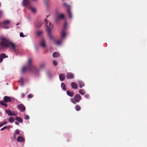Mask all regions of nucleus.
I'll use <instances>...</instances> for the list:
<instances>
[{
  "instance_id": "41",
  "label": "nucleus",
  "mask_w": 147,
  "mask_h": 147,
  "mask_svg": "<svg viewBox=\"0 0 147 147\" xmlns=\"http://www.w3.org/2000/svg\"><path fill=\"white\" fill-rule=\"evenodd\" d=\"M20 36L21 37H24V34L22 32H21L20 33Z\"/></svg>"
},
{
  "instance_id": "2",
  "label": "nucleus",
  "mask_w": 147,
  "mask_h": 147,
  "mask_svg": "<svg viewBox=\"0 0 147 147\" xmlns=\"http://www.w3.org/2000/svg\"><path fill=\"white\" fill-rule=\"evenodd\" d=\"M1 41L0 43L1 45L3 47H11L12 49L15 51L18 47L16 46L13 42L9 41L5 38L2 37L1 38Z\"/></svg>"
},
{
  "instance_id": "36",
  "label": "nucleus",
  "mask_w": 147,
  "mask_h": 147,
  "mask_svg": "<svg viewBox=\"0 0 147 147\" xmlns=\"http://www.w3.org/2000/svg\"><path fill=\"white\" fill-rule=\"evenodd\" d=\"M7 123V122L6 121H5L3 122V123L0 124V127H1L3 126L4 125H5V124H6Z\"/></svg>"
},
{
  "instance_id": "46",
  "label": "nucleus",
  "mask_w": 147,
  "mask_h": 147,
  "mask_svg": "<svg viewBox=\"0 0 147 147\" xmlns=\"http://www.w3.org/2000/svg\"><path fill=\"white\" fill-rule=\"evenodd\" d=\"M3 60V59L1 58V57L0 58V63Z\"/></svg>"
},
{
  "instance_id": "26",
  "label": "nucleus",
  "mask_w": 147,
  "mask_h": 147,
  "mask_svg": "<svg viewBox=\"0 0 147 147\" xmlns=\"http://www.w3.org/2000/svg\"><path fill=\"white\" fill-rule=\"evenodd\" d=\"M79 92L82 95H84L85 94V92L84 90L81 89L79 91Z\"/></svg>"
},
{
  "instance_id": "51",
  "label": "nucleus",
  "mask_w": 147,
  "mask_h": 147,
  "mask_svg": "<svg viewBox=\"0 0 147 147\" xmlns=\"http://www.w3.org/2000/svg\"><path fill=\"white\" fill-rule=\"evenodd\" d=\"M45 4L46 5H47V3L46 2H45Z\"/></svg>"
},
{
  "instance_id": "13",
  "label": "nucleus",
  "mask_w": 147,
  "mask_h": 147,
  "mask_svg": "<svg viewBox=\"0 0 147 147\" xmlns=\"http://www.w3.org/2000/svg\"><path fill=\"white\" fill-rule=\"evenodd\" d=\"M46 43L45 40L44 39H42L40 42V46L43 48L46 47Z\"/></svg>"
},
{
  "instance_id": "7",
  "label": "nucleus",
  "mask_w": 147,
  "mask_h": 147,
  "mask_svg": "<svg viewBox=\"0 0 147 147\" xmlns=\"http://www.w3.org/2000/svg\"><path fill=\"white\" fill-rule=\"evenodd\" d=\"M18 109L20 111L23 112L26 110V108L24 105L22 104H20L17 105Z\"/></svg>"
},
{
  "instance_id": "16",
  "label": "nucleus",
  "mask_w": 147,
  "mask_h": 147,
  "mask_svg": "<svg viewBox=\"0 0 147 147\" xmlns=\"http://www.w3.org/2000/svg\"><path fill=\"white\" fill-rule=\"evenodd\" d=\"M67 11L69 18L70 19L71 18H72V13L71 11V9H67Z\"/></svg>"
},
{
  "instance_id": "25",
  "label": "nucleus",
  "mask_w": 147,
  "mask_h": 147,
  "mask_svg": "<svg viewBox=\"0 0 147 147\" xmlns=\"http://www.w3.org/2000/svg\"><path fill=\"white\" fill-rule=\"evenodd\" d=\"M61 87L62 89L65 91L66 90V88L65 87V85L64 83H62L61 84Z\"/></svg>"
},
{
  "instance_id": "9",
  "label": "nucleus",
  "mask_w": 147,
  "mask_h": 147,
  "mask_svg": "<svg viewBox=\"0 0 147 147\" xmlns=\"http://www.w3.org/2000/svg\"><path fill=\"white\" fill-rule=\"evenodd\" d=\"M66 36V33L65 30L63 29L61 34V40L63 39Z\"/></svg>"
},
{
  "instance_id": "22",
  "label": "nucleus",
  "mask_w": 147,
  "mask_h": 147,
  "mask_svg": "<svg viewBox=\"0 0 147 147\" xmlns=\"http://www.w3.org/2000/svg\"><path fill=\"white\" fill-rule=\"evenodd\" d=\"M15 119L16 120L19 121L20 123H22L23 122V121L22 119L21 118L18 117H16Z\"/></svg>"
},
{
  "instance_id": "52",
  "label": "nucleus",
  "mask_w": 147,
  "mask_h": 147,
  "mask_svg": "<svg viewBox=\"0 0 147 147\" xmlns=\"http://www.w3.org/2000/svg\"><path fill=\"white\" fill-rule=\"evenodd\" d=\"M1 3H0V6H1Z\"/></svg>"
},
{
  "instance_id": "8",
  "label": "nucleus",
  "mask_w": 147,
  "mask_h": 147,
  "mask_svg": "<svg viewBox=\"0 0 147 147\" xmlns=\"http://www.w3.org/2000/svg\"><path fill=\"white\" fill-rule=\"evenodd\" d=\"M74 98L77 102H79L82 99L81 96L79 94H76L74 96Z\"/></svg>"
},
{
  "instance_id": "12",
  "label": "nucleus",
  "mask_w": 147,
  "mask_h": 147,
  "mask_svg": "<svg viewBox=\"0 0 147 147\" xmlns=\"http://www.w3.org/2000/svg\"><path fill=\"white\" fill-rule=\"evenodd\" d=\"M66 76L68 79H72L74 78V75L72 73H67Z\"/></svg>"
},
{
  "instance_id": "40",
  "label": "nucleus",
  "mask_w": 147,
  "mask_h": 147,
  "mask_svg": "<svg viewBox=\"0 0 147 147\" xmlns=\"http://www.w3.org/2000/svg\"><path fill=\"white\" fill-rule=\"evenodd\" d=\"M53 64L54 65H57V62L56 61H54L53 62Z\"/></svg>"
},
{
  "instance_id": "24",
  "label": "nucleus",
  "mask_w": 147,
  "mask_h": 147,
  "mask_svg": "<svg viewBox=\"0 0 147 147\" xmlns=\"http://www.w3.org/2000/svg\"><path fill=\"white\" fill-rule=\"evenodd\" d=\"M63 5L65 7H66L67 8V9H71V6L67 4L66 3H63Z\"/></svg>"
},
{
  "instance_id": "37",
  "label": "nucleus",
  "mask_w": 147,
  "mask_h": 147,
  "mask_svg": "<svg viewBox=\"0 0 147 147\" xmlns=\"http://www.w3.org/2000/svg\"><path fill=\"white\" fill-rule=\"evenodd\" d=\"M15 133L16 134L18 135L20 134V131L18 129H16L15 131Z\"/></svg>"
},
{
  "instance_id": "39",
  "label": "nucleus",
  "mask_w": 147,
  "mask_h": 147,
  "mask_svg": "<svg viewBox=\"0 0 147 147\" xmlns=\"http://www.w3.org/2000/svg\"><path fill=\"white\" fill-rule=\"evenodd\" d=\"M33 96V95L31 94H30L28 95V97L29 98H31Z\"/></svg>"
},
{
  "instance_id": "5",
  "label": "nucleus",
  "mask_w": 147,
  "mask_h": 147,
  "mask_svg": "<svg viewBox=\"0 0 147 147\" xmlns=\"http://www.w3.org/2000/svg\"><path fill=\"white\" fill-rule=\"evenodd\" d=\"M4 101L6 102H10L14 100V98L12 97H10L7 96H5L3 97Z\"/></svg>"
},
{
  "instance_id": "35",
  "label": "nucleus",
  "mask_w": 147,
  "mask_h": 147,
  "mask_svg": "<svg viewBox=\"0 0 147 147\" xmlns=\"http://www.w3.org/2000/svg\"><path fill=\"white\" fill-rule=\"evenodd\" d=\"M67 26V22H65V23L64 25L63 26V29L65 30L66 27Z\"/></svg>"
},
{
  "instance_id": "30",
  "label": "nucleus",
  "mask_w": 147,
  "mask_h": 147,
  "mask_svg": "<svg viewBox=\"0 0 147 147\" xmlns=\"http://www.w3.org/2000/svg\"><path fill=\"white\" fill-rule=\"evenodd\" d=\"M19 82H20L21 85V86H23V78H20V80L19 81Z\"/></svg>"
},
{
  "instance_id": "15",
  "label": "nucleus",
  "mask_w": 147,
  "mask_h": 147,
  "mask_svg": "<svg viewBox=\"0 0 147 147\" xmlns=\"http://www.w3.org/2000/svg\"><path fill=\"white\" fill-rule=\"evenodd\" d=\"M77 83H78L79 86V87L80 88H82L83 86H84V84L83 82L81 81H77Z\"/></svg>"
},
{
  "instance_id": "18",
  "label": "nucleus",
  "mask_w": 147,
  "mask_h": 147,
  "mask_svg": "<svg viewBox=\"0 0 147 147\" xmlns=\"http://www.w3.org/2000/svg\"><path fill=\"white\" fill-rule=\"evenodd\" d=\"M59 78L61 81H63L65 78V75L62 74H60L59 76Z\"/></svg>"
},
{
  "instance_id": "21",
  "label": "nucleus",
  "mask_w": 147,
  "mask_h": 147,
  "mask_svg": "<svg viewBox=\"0 0 147 147\" xmlns=\"http://www.w3.org/2000/svg\"><path fill=\"white\" fill-rule=\"evenodd\" d=\"M53 56L54 58L58 57L59 56V54L56 52H54L53 54Z\"/></svg>"
},
{
  "instance_id": "17",
  "label": "nucleus",
  "mask_w": 147,
  "mask_h": 147,
  "mask_svg": "<svg viewBox=\"0 0 147 147\" xmlns=\"http://www.w3.org/2000/svg\"><path fill=\"white\" fill-rule=\"evenodd\" d=\"M67 94V95L70 97H73L74 94V93L73 92H71L67 90L66 92Z\"/></svg>"
},
{
  "instance_id": "50",
  "label": "nucleus",
  "mask_w": 147,
  "mask_h": 147,
  "mask_svg": "<svg viewBox=\"0 0 147 147\" xmlns=\"http://www.w3.org/2000/svg\"><path fill=\"white\" fill-rule=\"evenodd\" d=\"M20 24L19 23H18L17 24H16V25H19Z\"/></svg>"
},
{
  "instance_id": "47",
  "label": "nucleus",
  "mask_w": 147,
  "mask_h": 147,
  "mask_svg": "<svg viewBox=\"0 0 147 147\" xmlns=\"http://www.w3.org/2000/svg\"><path fill=\"white\" fill-rule=\"evenodd\" d=\"M15 124H16V125H19V123H18V122H17V121H16V122H15Z\"/></svg>"
},
{
  "instance_id": "45",
  "label": "nucleus",
  "mask_w": 147,
  "mask_h": 147,
  "mask_svg": "<svg viewBox=\"0 0 147 147\" xmlns=\"http://www.w3.org/2000/svg\"><path fill=\"white\" fill-rule=\"evenodd\" d=\"M2 12L1 11H0V18H1V16L2 15Z\"/></svg>"
},
{
  "instance_id": "44",
  "label": "nucleus",
  "mask_w": 147,
  "mask_h": 147,
  "mask_svg": "<svg viewBox=\"0 0 147 147\" xmlns=\"http://www.w3.org/2000/svg\"><path fill=\"white\" fill-rule=\"evenodd\" d=\"M85 97L86 98H88L89 97V95L88 94H86L85 95Z\"/></svg>"
},
{
  "instance_id": "31",
  "label": "nucleus",
  "mask_w": 147,
  "mask_h": 147,
  "mask_svg": "<svg viewBox=\"0 0 147 147\" xmlns=\"http://www.w3.org/2000/svg\"><path fill=\"white\" fill-rule=\"evenodd\" d=\"M43 33V32L42 31H38L36 32V34L37 36H40Z\"/></svg>"
},
{
  "instance_id": "33",
  "label": "nucleus",
  "mask_w": 147,
  "mask_h": 147,
  "mask_svg": "<svg viewBox=\"0 0 147 147\" xmlns=\"http://www.w3.org/2000/svg\"><path fill=\"white\" fill-rule=\"evenodd\" d=\"M10 21L9 20H6L3 22V24H8L9 23Z\"/></svg>"
},
{
  "instance_id": "43",
  "label": "nucleus",
  "mask_w": 147,
  "mask_h": 147,
  "mask_svg": "<svg viewBox=\"0 0 147 147\" xmlns=\"http://www.w3.org/2000/svg\"><path fill=\"white\" fill-rule=\"evenodd\" d=\"M25 96V95L24 93H22L21 94V96L22 98H24Z\"/></svg>"
},
{
  "instance_id": "23",
  "label": "nucleus",
  "mask_w": 147,
  "mask_h": 147,
  "mask_svg": "<svg viewBox=\"0 0 147 147\" xmlns=\"http://www.w3.org/2000/svg\"><path fill=\"white\" fill-rule=\"evenodd\" d=\"M75 108L76 110L77 111H80L81 109L80 107L78 105H76L75 106Z\"/></svg>"
},
{
  "instance_id": "6",
  "label": "nucleus",
  "mask_w": 147,
  "mask_h": 147,
  "mask_svg": "<svg viewBox=\"0 0 147 147\" xmlns=\"http://www.w3.org/2000/svg\"><path fill=\"white\" fill-rule=\"evenodd\" d=\"M65 17L63 13H61L57 15V18H56V21L58 22L60 20H61Z\"/></svg>"
},
{
  "instance_id": "10",
  "label": "nucleus",
  "mask_w": 147,
  "mask_h": 147,
  "mask_svg": "<svg viewBox=\"0 0 147 147\" xmlns=\"http://www.w3.org/2000/svg\"><path fill=\"white\" fill-rule=\"evenodd\" d=\"M52 37H53V39H51L52 40H53L54 42H55L56 45H59L62 42V40L61 39L60 40H56L55 39L54 37L53 36Z\"/></svg>"
},
{
  "instance_id": "11",
  "label": "nucleus",
  "mask_w": 147,
  "mask_h": 147,
  "mask_svg": "<svg viewBox=\"0 0 147 147\" xmlns=\"http://www.w3.org/2000/svg\"><path fill=\"white\" fill-rule=\"evenodd\" d=\"M16 140L17 141L19 142H24L25 141V139L22 136L18 137L17 138Z\"/></svg>"
},
{
  "instance_id": "48",
  "label": "nucleus",
  "mask_w": 147,
  "mask_h": 147,
  "mask_svg": "<svg viewBox=\"0 0 147 147\" xmlns=\"http://www.w3.org/2000/svg\"><path fill=\"white\" fill-rule=\"evenodd\" d=\"M16 136L15 134H14V135L13 136V138L14 139H15L16 138Z\"/></svg>"
},
{
  "instance_id": "38",
  "label": "nucleus",
  "mask_w": 147,
  "mask_h": 147,
  "mask_svg": "<svg viewBox=\"0 0 147 147\" xmlns=\"http://www.w3.org/2000/svg\"><path fill=\"white\" fill-rule=\"evenodd\" d=\"M24 118L26 119H28L30 118L29 116L27 115H26L25 116Z\"/></svg>"
},
{
  "instance_id": "34",
  "label": "nucleus",
  "mask_w": 147,
  "mask_h": 147,
  "mask_svg": "<svg viewBox=\"0 0 147 147\" xmlns=\"http://www.w3.org/2000/svg\"><path fill=\"white\" fill-rule=\"evenodd\" d=\"M71 102L74 104H76V101L75 100V98H71Z\"/></svg>"
},
{
  "instance_id": "32",
  "label": "nucleus",
  "mask_w": 147,
  "mask_h": 147,
  "mask_svg": "<svg viewBox=\"0 0 147 147\" xmlns=\"http://www.w3.org/2000/svg\"><path fill=\"white\" fill-rule=\"evenodd\" d=\"M29 8L32 12L35 13L36 12V10L34 8L30 7Z\"/></svg>"
},
{
  "instance_id": "1",
  "label": "nucleus",
  "mask_w": 147,
  "mask_h": 147,
  "mask_svg": "<svg viewBox=\"0 0 147 147\" xmlns=\"http://www.w3.org/2000/svg\"><path fill=\"white\" fill-rule=\"evenodd\" d=\"M32 61V60L31 58H29L26 66L23 67L21 71L22 73H24L27 71L33 72L34 73V72L38 71V69L37 67L31 64Z\"/></svg>"
},
{
  "instance_id": "14",
  "label": "nucleus",
  "mask_w": 147,
  "mask_h": 147,
  "mask_svg": "<svg viewBox=\"0 0 147 147\" xmlns=\"http://www.w3.org/2000/svg\"><path fill=\"white\" fill-rule=\"evenodd\" d=\"M71 87L74 89H77L78 87L77 84L74 82L71 83Z\"/></svg>"
},
{
  "instance_id": "20",
  "label": "nucleus",
  "mask_w": 147,
  "mask_h": 147,
  "mask_svg": "<svg viewBox=\"0 0 147 147\" xmlns=\"http://www.w3.org/2000/svg\"><path fill=\"white\" fill-rule=\"evenodd\" d=\"M5 102H4L3 100L0 101V103L3 106L7 107V105L6 103Z\"/></svg>"
},
{
  "instance_id": "27",
  "label": "nucleus",
  "mask_w": 147,
  "mask_h": 147,
  "mask_svg": "<svg viewBox=\"0 0 147 147\" xmlns=\"http://www.w3.org/2000/svg\"><path fill=\"white\" fill-rule=\"evenodd\" d=\"M10 127V126L9 125H8L7 126H5L3 128H2L1 129V131H2L4 129H8V130H9V128Z\"/></svg>"
},
{
  "instance_id": "4",
  "label": "nucleus",
  "mask_w": 147,
  "mask_h": 147,
  "mask_svg": "<svg viewBox=\"0 0 147 147\" xmlns=\"http://www.w3.org/2000/svg\"><path fill=\"white\" fill-rule=\"evenodd\" d=\"M45 65L46 63L45 62H42L41 63L39 64V68H37L38 69V70L37 71L34 72V73L35 74L37 73L40 69H44L45 67Z\"/></svg>"
},
{
  "instance_id": "28",
  "label": "nucleus",
  "mask_w": 147,
  "mask_h": 147,
  "mask_svg": "<svg viewBox=\"0 0 147 147\" xmlns=\"http://www.w3.org/2000/svg\"><path fill=\"white\" fill-rule=\"evenodd\" d=\"M0 57L5 58L7 57L8 56H6L5 54V53H2L0 54Z\"/></svg>"
},
{
  "instance_id": "42",
  "label": "nucleus",
  "mask_w": 147,
  "mask_h": 147,
  "mask_svg": "<svg viewBox=\"0 0 147 147\" xmlns=\"http://www.w3.org/2000/svg\"><path fill=\"white\" fill-rule=\"evenodd\" d=\"M41 26V24H40V23H39L36 25L37 27H40Z\"/></svg>"
},
{
  "instance_id": "19",
  "label": "nucleus",
  "mask_w": 147,
  "mask_h": 147,
  "mask_svg": "<svg viewBox=\"0 0 147 147\" xmlns=\"http://www.w3.org/2000/svg\"><path fill=\"white\" fill-rule=\"evenodd\" d=\"M6 113H7L8 115L10 116H13V113L10 110L6 109L5 110Z\"/></svg>"
},
{
  "instance_id": "3",
  "label": "nucleus",
  "mask_w": 147,
  "mask_h": 147,
  "mask_svg": "<svg viewBox=\"0 0 147 147\" xmlns=\"http://www.w3.org/2000/svg\"><path fill=\"white\" fill-rule=\"evenodd\" d=\"M45 21L46 22V28L49 36L51 39L53 40V37L51 34V31L53 28V25H51V23L48 21H47L46 19H45Z\"/></svg>"
},
{
  "instance_id": "29",
  "label": "nucleus",
  "mask_w": 147,
  "mask_h": 147,
  "mask_svg": "<svg viewBox=\"0 0 147 147\" xmlns=\"http://www.w3.org/2000/svg\"><path fill=\"white\" fill-rule=\"evenodd\" d=\"M9 121L10 122L12 123L14 121V119L12 117H10L9 119Z\"/></svg>"
},
{
  "instance_id": "49",
  "label": "nucleus",
  "mask_w": 147,
  "mask_h": 147,
  "mask_svg": "<svg viewBox=\"0 0 147 147\" xmlns=\"http://www.w3.org/2000/svg\"><path fill=\"white\" fill-rule=\"evenodd\" d=\"M13 116H16V114H15V113L13 112Z\"/></svg>"
}]
</instances>
